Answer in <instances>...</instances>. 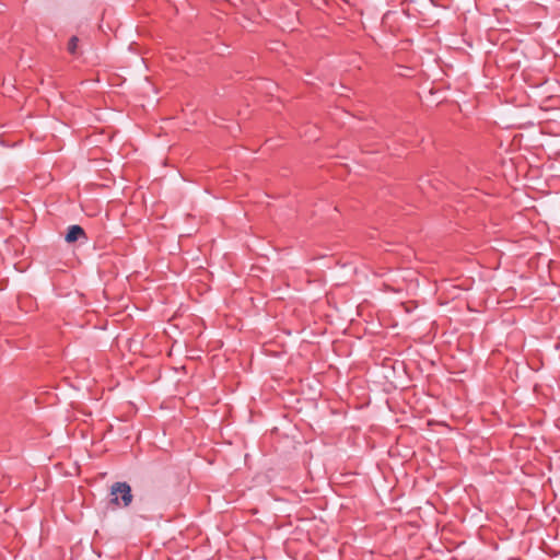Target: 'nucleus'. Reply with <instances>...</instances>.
<instances>
[{
	"label": "nucleus",
	"instance_id": "f257e3e1",
	"mask_svg": "<svg viewBox=\"0 0 560 560\" xmlns=\"http://www.w3.org/2000/svg\"><path fill=\"white\" fill-rule=\"evenodd\" d=\"M110 504L117 508H127L132 502L131 488L127 482H115L110 487Z\"/></svg>",
	"mask_w": 560,
	"mask_h": 560
},
{
	"label": "nucleus",
	"instance_id": "f03ea898",
	"mask_svg": "<svg viewBox=\"0 0 560 560\" xmlns=\"http://www.w3.org/2000/svg\"><path fill=\"white\" fill-rule=\"evenodd\" d=\"M80 238L86 240L84 230L80 225H71L66 234V241L73 243Z\"/></svg>",
	"mask_w": 560,
	"mask_h": 560
},
{
	"label": "nucleus",
	"instance_id": "7ed1b4c3",
	"mask_svg": "<svg viewBox=\"0 0 560 560\" xmlns=\"http://www.w3.org/2000/svg\"><path fill=\"white\" fill-rule=\"evenodd\" d=\"M78 43H79V38L77 36H72L70 39H69V43H68V51L72 55H74L77 52V49H78Z\"/></svg>",
	"mask_w": 560,
	"mask_h": 560
}]
</instances>
